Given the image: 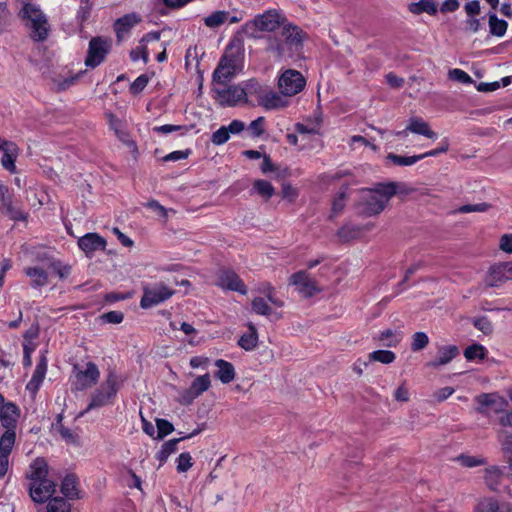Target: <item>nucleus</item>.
Returning a JSON list of instances; mask_svg holds the SVG:
<instances>
[{
	"label": "nucleus",
	"instance_id": "1",
	"mask_svg": "<svg viewBox=\"0 0 512 512\" xmlns=\"http://www.w3.org/2000/svg\"><path fill=\"white\" fill-rule=\"evenodd\" d=\"M411 192H413V189L403 182L377 183L373 188L364 189L361 192L360 212L366 216L378 215L385 209L393 196L397 194L407 195Z\"/></svg>",
	"mask_w": 512,
	"mask_h": 512
},
{
	"label": "nucleus",
	"instance_id": "2",
	"mask_svg": "<svg viewBox=\"0 0 512 512\" xmlns=\"http://www.w3.org/2000/svg\"><path fill=\"white\" fill-rule=\"evenodd\" d=\"M307 34L297 25L284 23L279 36H269L267 51L277 57H292L301 50Z\"/></svg>",
	"mask_w": 512,
	"mask_h": 512
},
{
	"label": "nucleus",
	"instance_id": "3",
	"mask_svg": "<svg viewBox=\"0 0 512 512\" xmlns=\"http://www.w3.org/2000/svg\"><path fill=\"white\" fill-rule=\"evenodd\" d=\"M286 18L276 9H269L257 14L252 20L247 21L241 28V33L251 39H259L260 32H273L280 28Z\"/></svg>",
	"mask_w": 512,
	"mask_h": 512
},
{
	"label": "nucleus",
	"instance_id": "4",
	"mask_svg": "<svg viewBox=\"0 0 512 512\" xmlns=\"http://www.w3.org/2000/svg\"><path fill=\"white\" fill-rule=\"evenodd\" d=\"M22 19L28 20L27 26L31 29V37L38 42L47 39L49 24L40 8L32 3H26L19 13Z\"/></svg>",
	"mask_w": 512,
	"mask_h": 512
},
{
	"label": "nucleus",
	"instance_id": "5",
	"mask_svg": "<svg viewBox=\"0 0 512 512\" xmlns=\"http://www.w3.org/2000/svg\"><path fill=\"white\" fill-rule=\"evenodd\" d=\"M258 82L250 80L246 84V88L239 85H232L226 88H214L213 91L216 94V100L222 106H236L239 103L247 102V95L252 94V89H256Z\"/></svg>",
	"mask_w": 512,
	"mask_h": 512
},
{
	"label": "nucleus",
	"instance_id": "6",
	"mask_svg": "<svg viewBox=\"0 0 512 512\" xmlns=\"http://www.w3.org/2000/svg\"><path fill=\"white\" fill-rule=\"evenodd\" d=\"M117 391V376L113 372H110L106 380L92 395L91 402L86 411L109 404L115 397Z\"/></svg>",
	"mask_w": 512,
	"mask_h": 512
},
{
	"label": "nucleus",
	"instance_id": "7",
	"mask_svg": "<svg viewBox=\"0 0 512 512\" xmlns=\"http://www.w3.org/2000/svg\"><path fill=\"white\" fill-rule=\"evenodd\" d=\"M112 47V41L109 38L93 37L89 41L85 65L89 68H96L106 58Z\"/></svg>",
	"mask_w": 512,
	"mask_h": 512
},
{
	"label": "nucleus",
	"instance_id": "8",
	"mask_svg": "<svg viewBox=\"0 0 512 512\" xmlns=\"http://www.w3.org/2000/svg\"><path fill=\"white\" fill-rule=\"evenodd\" d=\"M73 370L76 379V390H84L90 388L98 382L100 372L97 366L91 361L87 362L85 365L76 363L73 366Z\"/></svg>",
	"mask_w": 512,
	"mask_h": 512
},
{
	"label": "nucleus",
	"instance_id": "9",
	"mask_svg": "<svg viewBox=\"0 0 512 512\" xmlns=\"http://www.w3.org/2000/svg\"><path fill=\"white\" fill-rule=\"evenodd\" d=\"M174 294V290L166 286L164 283H157L152 287H146L143 291V296L140 300V306L143 309H148L156 306Z\"/></svg>",
	"mask_w": 512,
	"mask_h": 512
},
{
	"label": "nucleus",
	"instance_id": "10",
	"mask_svg": "<svg viewBox=\"0 0 512 512\" xmlns=\"http://www.w3.org/2000/svg\"><path fill=\"white\" fill-rule=\"evenodd\" d=\"M510 280H512V262H499L489 268L484 283L487 287H500Z\"/></svg>",
	"mask_w": 512,
	"mask_h": 512
},
{
	"label": "nucleus",
	"instance_id": "11",
	"mask_svg": "<svg viewBox=\"0 0 512 512\" xmlns=\"http://www.w3.org/2000/svg\"><path fill=\"white\" fill-rule=\"evenodd\" d=\"M281 93L285 96H293L305 87V79L296 70H287L279 78L278 82Z\"/></svg>",
	"mask_w": 512,
	"mask_h": 512
},
{
	"label": "nucleus",
	"instance_id": "12",
	"mask_svg": "<svg viewBox=\"0 0 512 512\" xmlns=\"http://www.w3.org/2000/svg\"><path fill=\"white\" fill-rule=\"evenodd\" d=\"M289 285L295 286L296 291L305 298H310L321 290L315 280L306 271H298L289 277Z\"/></svg>",
	"mask_w": 512,
	"mask_h": 512
},
{
	"label": "nucleus",
	"instance_id": "13",
	"mask_svg": "<svg viewBox=\"0 0 512 512\" xmlns=\"http://www.w3.org/2000/svg\"><path fill=\"white\" fill-rule=\"evenodd\" d=\"M252 94H256L259 104L268 110L282 108L286 105V101L281 95L273 90L262 89L259 84L256 89H252Z\"/></svg>",
	"mask_w": 512,
	"mask_h": 512
},
{
	"label": "nucleus",
	"instance_id": "14",
	"mask_svg": "<svg viewBox=\"0 0 512 512\" xmlns=\"http://www.w3.org/2000/svg\"><path fill=\"white\" fill-rule=\"evenodd\" d=\"M216 285L222 289L232 290L246 294L247 289L239 276L231 270H220L217 276Z\"/></svg>",
	"mask_w": 512,
	"mask_h": 512
},
{
	"label": "nucleus",
	"instance_id": "15",
	"mask_svg": "<svg viewBox=\"0 0 512 512\" xmlns=\"http://www.w3.org/2000/svg\"><path fill=\"white\" fill-rule=\"evenodd\" d=\"M55 488V483L45 478L43 480L33 482L29 487V492L34 502L44 503L54 494Z\"/></svg>",
	"mask_w": 512,
	"mask_h": 512
},
{
	"label": "nucleus",
	"instance_id": "16",
	"mask_svg": "<svg viewBox=\"0 0 512 512\" xmlns=\"http://www.w3.org/2000/svg\"><path fill=\"white\" fill-rule=\"evenodd\" d=\"M141 22V17L136 13L125 14L114 22V31L118 42L123 41L132 28Z\"/></svg>",
	"mask_w": 512,
	"mask_h": 512
},
{
	"label": "nucleus",
	"instance_id": "17",
	"mask_svg": "<svg viewBox=\"0 0 512 512\" xmlns=\"http://www.w3.org/2000/svg\"><path fill=\"white\" fill-rule=\"evenodd\" d=\"M211 386L210 375L208 373L198 376L194 379L189 389L183 394L182 404H190L195 398L207 391Z\"/></svg>",
	"mask_w": 512,
	"mask_h": 512
},
{
	"label": "nucleus",
	"instance_id": "18",
	"mask_svg": "<svg viewBox=\"0 0 512 512\" xmlns=\"http://www.w3.org/2000/svg\"><path fill=\"white\" fill-rule=\"evenodd\" d=\"M220 61L235 71L240 69L243 61V51L239 40H232L230 42Z\"/></svg>",
	"mask_w": 512,
	"mask_h": 512
},
{
	"label": "nucleus",
	"instance_id": "19",
	"mask_svg": "<svg viewBox=\"0 0 512 512\" xmlns=\"http://www.w3.org/2000/svg\"><path fill=\"white\" fill-rule=\"evenodd\" d=\"M25 274L31 279L33 287H42L49 283L50 270L48 269V260L42 266L27 267Z\"/></svg>",
	"mask_w": 512,
	"mask_h": 512
},
{
	"label": "nucleus",
	"instance_id": "20",
	"mask_svg": "<svg viewBox=\"0 0 512 512\" xmlns=\"http://www.w3.org/2000/svg\"><path fill=\"white\" fill-rule=\"evenodd\" d=\"M78 246L86 254L103 250L106 247V241L97 233H87L78 240Z\"/></svg>",
	"mask_w": 512,
	"mask_h": 512
},
{
	"label": "nucleus",
	"instance_id": "21",
	"mask_svg": "<svg viewBox=\"0 0 512 512\" xmlns=\"http://www.w3.org/2000/svg\"><path fill=\"white\" fill-rule=\"evenodd\" d=\"M20 416L18 407L13 403H6L2 406L0 411V420L2 426L7 430H14L16 428V423Z\"/></svg>",
	"mask_w": 512,
	"mask_h": 512
},
{
	"label": "nucleus",
	"instance_id": "22",
	"mask_svg": "<svg viewBox=\"0 0 512 512\" xmlns=\"http://www.w3.org/2000/svg\"><path fill=\"white\" fill-rule=\"evenodd\" d=\"M0 210L4 211L12 219H24L22 212L13 208L12 198L8 193V188L2 184H0Z\"/></svg>",
	"mask_w": 512,
	"mask_h": 512
},
{
	"label": "nucleus",
	"instance_id": "23",
	"mask_svg": "<svg viewBox=\"0 0 512 512\" xmlns=\"http://www.w3.org/2000/svg\"><path fill=\"white\" fill-rule=\"evenodd\" d=\"M474 512H511L509 505H500L493 497L482 498L475 506Z\"/></svg>",
	"mask_w": 512,
	"mask_h": 512
},
{
	"label": "nucleus",
	"instance_id": "24",
	"mask_svg": "<svg viewBox=\"0 0 512 512\" xmlns=\"http://www.w3.org/2000/svg\"><path fill=\"white\" fill-rule=\"evenodd\" d=\"M47 371V360L44 355L41 356L40 361L34 371L31 380L28 382L26 389L32 393H36L42 383Z\"/></svg>",
	"mask_w": 512,
	"mask_h": 512
},
{
	"label": "nucleus",
	"instance_id": "25",
	"mask_svg": "<svg viewBox=\"0 0 512 512\" xmlns=\"http://www.w3.org/2000/svg\"><path fill=\"white\" fill-rule=\"evenodd\" d=\"M218 370L215 373V377L218 378L222 383L228 384L235 378V370L233 365L225 360L219 359L215 362Z\"/></svg>",
	"mask_w": 512,
	"mask_h": 512
},
{
	"label": "nucleus",
	"instance_id": "26",
	"mask_svg": "<svg viewBox=\"0 0 512 512\" xmlns=\"http://www.w3.org/2000/svg\"><path fill=\"white\" fill-rule=\"evenodd\" d=\"M407 130L430 139H435L437 137V134L430 129L429 124L421 118H411L409 125L407 126Z\"/></svg>",
	"mask_w": 512,
	"mask_h": 512
},
{
	"label": "nucleus",
	"instance_id": "27",
	"mask_svg": "<svg viewBox=\"0 0 512 512\" xmlns=\"http://www.w3.org/2000/svg\"><path fill=\"white\" fill-rule=\"evenodd\" d=\"M3 156L1 158L2 166L11 173H14L16 170L15 160L17 156V147L14 143L5 142V147L3 148Z\"/></svg>",
	"mask_w": 512,
	"mask_h": 512
},
{
	"label": "nucleus",
	"instance_id": "28",
	"mask_svg": "<svg viewBox=\"0 0 512 512\" xmlns=\"http://www.w3.org/2000/svg\"><path fill=\"white\" fill-rule=\"evenodd\" d=\"M395 359V354H369L368 356V360H364V361H358V363H356L354 365V371L361 375L362 372H363V369L362 367L363 366H368L369 364H372L374 362H381V363H384V364H389L391 362H393V360Z\"/></svg>",
	"mask_w": 512,
	"mask_h": 512
},
{
	"label": "nucleus",
	"instance_id": "29",
	"mask_svg": "<svg viewBox=\"0 0 512 512\" xmlns=\"http://www.w3.org/2000/svg\"><path fill=\"white\" fill-rule=\"evenodd\" d=\"M409 11L416 15L421 13L435 15L437 13V3L434 0H419L409 5Z\"/></svg>",
	"mask_w": 512,
	"mask_h": 512
},
{
	"label": "nucleus",
	"instance_id": "30",
	"mask_svg": "<svg viewBox=\"0 0 512 512\" xmlns=\"http://www.w3.org/2000/svg\"><path fill=\"white\" fill-rule=\"evenodd\" d=\"M31 473L27 475V478L34 482L43 480L48 475V466L43 458H37L30 466Z\"/></svg>",
	"mask_w": 512,
	"mask_h": 512
},
{
	"label": "nucleus",
	"instance_id": "31",
	"mask_svg": "<svg viewBox=\"0 0 512 512\" xmlns=\"http://www.w3.org/2000/svg\"><path fill=\"white\" fill-rule=\"evenodd\" d=\"M62 494L69 499H78L79 490L77 488V478L75 475H67L61 484Z\"/></svg>",
	"mask_w": 512,
	"mask_h": 512
},
{
	"label": "nucleus",
	"instance_id": "32",
	"mask_svg": "<svg viewBox=\"0 0 512 512\" xmlns=\"http://www.w3.org/2000/svg\"><path fill=\"white\" fill-rule=\"evenodd\" d=\"M477 402L486 407L499 404V408L495 409L496 412L502 411L508 406V402L505 400V398L492 393H484L479 395L477 397Z\"/></svg>",
	"mask_w": 512,
	"mask_h": 512
},
{
	"label": "nucleus",
	"instance_id": "33",
	"mask_svg": "<svg viewBox=\"0 0 512 512\" xmlns=\"http://www.w3.org/2000/svg\"><path fill=\"white\" fill-rule=\"evenodd\" d=\"M502 478H503V473L496 466L485 470V475H484L485 483L487 484L489 489L492 491L498 490V487L501 484Z\"/></svg>",
	"mask_w": 512,
	"mask_h": 512
},
{
	"label": "nucleus",
	"instance_id": "34",
	"mask_svg": "<svg viewBox=\"0 0 512 512\" xmlns=\"http://www.w3.org/2000/svg\"><path fill=\"white\" fill-rule=\"evenodd\" d=\"M228 11L217 10L203 18L206 27L216 29L227 22Z\"/></svg>",
	"mask_w": 512,
	"mask_h": 512
},
{
	"label": "nucleus",
	"instance_id": "35",
	"mask_svg": "<svg viewBox=\"0 0 512 512\" xmlns=\"http://www.w3.org/2000/svg\"><path fill=\"white\" fill-rule=\"evenodd\" d=\"M197 434V431H194L193 433H191L190 435H188L187 437H181V438H176V439H172V440H169V441H166L163 445H162V448L160 450V452L158 453V459L159 461L162 463H164L167 458L176 451V445L178 442H180L181 440L185 439V438H188V437H192L194 435Z\"/></svg>",
	"mask_w": 512,
	"mask_h": 512
},
{
	"label": "nucleus",
	"instance_id": "36",
	"mask_svg": "<svg viewBox=\"0 0 512 512\" xmlns=\"http://www.w3.org/2000/svg\"><path fill=\"white\" fill-rule=\"evenodd\" d=\"M15 440V431L12 429L6 430L0 438V455L9 457L15 444Z\"/></svg>",
	"mask_w": 512,
	"mask_h": 512
},
{
	"label": "nucleus",
	"instance_id": "37",
	"mask_svg": "<svg viewBox=\"0 0 512 512\" xmlns=\"http://www.w3.org/2000/svg\"><path fill=\"white\" fill-rule=\"evenodd\" d=\"M235 73L234 69L219 61L217 68L213 72V80L218 84H223L230 80Z\"/></svg>",
	"mask_w": 512,
	"mask_h": 512
},
{
	"label": "nucleus",
	"instance_id": "38",
	"mask_svg": "<svg viewBox=\"0 0 512 512\" xmlns=\"http://www.w3.org/2000/svg\"><path fill=\"white\" fill-rule=\"evenodd\" d=\"M489 28L492 35L502 37L505 35L508 23L505 20L499 19L496 14H489Z\"/></svg>",
	"mask_w": 512,
	"mask_h": 512
},
{
	"label": "nucleus",
	"instance_id": "39",
	"mask_svg": "<svg viewBox=\"0 0 512 512\" xmlns=\"http://www.w3.org/2000/svg\"><path fill=\"white\" fill-rule=\"evenodd\" d=\"M79 3L78 9L76 11V20L79 24H83L86 22L92 12V9L94 7V3L92 0H75Z\"/></svg>",
	"mask_w": 512,
	"mask_h": 512
},
{
	"label": "nucleus",
	"instance_id": "40",
	"mask_svg": "<svg viewBox=\"0 0 512 512\" xmlns=\"http://www.w3.org/2000/svg\"><path fill=\"white\" fill-rule=\"evenodd\" d=\"M38 335H39L38 324H32L31 327L24 334L23 352H33L36 349L34 340L37 339Z\"/></svg>",
	"mask_w": 512,
	"mask_h": 512
},
{
	"label": "nucleus",
	"instance_id": "41",
	"mask_svg": "<svg viewBox=\"0 0 512 512\" xmlns=\"http://www.w3.org/2000/svg\"><path fill=\"white\" fill-rule=\"evenodd\" d=\"M402 340V333L400 331L387 329L381 333L380 341L382 346L392 348Z\"/></svg>",
	"mask_w": 512,
	"mask_h": 512
},
{
	"label": "nucleus",
	"instance_id": "42",
	"mask_svg": "<svg viewBox=\"0 0 512 512\" xmlns=\"http://www.w3.org/2000/svg\"><path fill=\"white\" fill-rule=\"evenodd\" d=\"M256 342L257 333L256 329L252 326H250L248 332L244 333L238 340L239 346L246 351L252 350L255 347Z\"/></svg>",
	"mask_w": 512,
	"mask_h": 512
},
{
	"label": "nucleus",
	"instance_id": "43",
	"mask_svg": "<svg viewBox=\"0 0 512 512\" xmlns=\"http://www.w3.org/2000/svg\"><path fill=\"white\" fill-rule=\"evenodd\" d=\"M387 159L398 166H411V165L415 164L416 162L422 160V157L419 155L400 156L397 154L389 153L387 155Z\"/></svg>",
	"mask_w": 512,
	"mask_h": 512
},
{
	"label": "nucleus",
	"instance_id": "44",
	"mask_svg": "<svg viewBox=\"0 0 512 512\" xmlns=\"http://www.w3.org/2000/svg\"><path fill=\"white\" fill-rule=\"evenodd\" d=\"M252 310L262 316H270L272 309L268 304V301L263 297H255L251 303Z\"/></svg>",
	"mask_w": 512,
	"mask_h": 512
},
{
	"label": "nucleus",
	"instance_id": "45",
	"mask_svg": "<svg viewBox=\"0 0 512 512\" xmlns=\"http://www.w3.org/2000/svg\"><path fill=\"white\" fill-rule=\"evenodd\" d=\"M70 504L62 497L51 498L47 505V512H70Z\"/></svg>",
	"mask_w": 512,
	"mask_h": 512
},
{
	"label": "nucleus",
	"instance_id": "46",
	"mask_svg": "<svg viewBox=\"0 0 512 512\" xmlns=\"http://www.w3.org/2000/svg\"><path fill=\"white\" fill-rule=\"evenodd\" d=\"M254 189L259 195L265 197L266 199L271 198L275 192L272 184L266 180H256L254 182Z\"/></svg>",
	"mask_w": 512,
	"mask_h": 512
},
{
	"label": "nucleus",
	"instance_id": "47",
	"mask_svg": "<svg viewBox=\"0 0 512 512\" xmlns=\"http://www.w3.org/2000/svg\"><path fill=\"white\" fill-rule=\"evenodd\" d=\"M429 343V337L425 332H416L412 335L411 349L419 351L426 348Z\"/></svg>",
	"mask_w": 512,
	"mask_h": 512
},
{
	"label": "nucleus",
	"instance_id": "48",
	"mask_svg": "<svg viewBox=\"0 0 512 512\" xmlns=\"http://www.w3.org/2000/svg\"><path fill=\"white\" fill-rule=\"evenodd\" d=\"M48 269L50 275L56 274L60 279H65L70 274V268L67 266H61L59 262L48 259Z\"/></svg>",
	"mask_w": 512,
	"mask_h": 512
},
{
	"label": "nucleus",
	"instance_id": "49",
	"mask_svg": "<svg viewBox=\"0 0 512 512\" xmlns=\"http://www.w3.org/2000/svg\"><path fill=\"white\" fill-rule=\"evenodd\" d=\"M448 76L450 79L458 81L463 84L473 83V79L470 77V75L459 68L449 70Z\"/></svg>",
	"mask_w": 512,
	"mask_h": 512
},
{
	"label": "nucleus",
	"instance_id": "50",
	"mask_svg": "<svg viewBox=\"0 0 512 512\" xmlns=\"http://www.w3.org/2000/svg\"><path fill=\"white\" fill-rule=\"evenodd\" d=\"M226 126H221L211 135V142L214 145H223L230 139V134L227 131Z\"/></svg>",
	"mask_w": 512,
	"mask_h": 512
},
{
	"label": "nucleus",
	"instance_id": "51",
	"mask_svg": "<svg viewBox=\"0 0 512 512\" xmlns=\"http://www.w3.org/2000/svg\"><path fill=\"white\" fill-rule=\"evenodd\" d=\"M156 426L158 432V439H162L174 431V426L172 425V423L165 419H157Z\"/></svg>",
	"mask_w": 512,
	"mask_h": 512
},
{
	"label": "nucleus",
	"instance_id": "52",
	"mask_svg": "<svg viewBox=\"0 0 512 512\" xmlns=\"http://www.w3.org/2000/svg\"><path fill=\"white\" fill-rule=\"evenodd\" d=\"M490 205L487 203L467 204L460 206L455 212L457 213H473L485 212L489 209Z\"/></svg>",
	"mask_w": 512,
	"mask_h": 512
},
{
	"label": "nucleus",
	"instance_id": "53",
	"mask_svg": "<svg viewBox=\"0 0 512 512\" xmlns=\"http://www.w3.org/2000/svg\"><path fill=\"white\" fill-rule=\"evenodd\" d=\"M192 458L188 452L181 453L177 459V471L183 473L192 467Z\"/></svg>",
	"mask_w": 512,
	"mask_h": 512
},
{
	"label": "nucleus",
	"instance_id": "54",
	"mask_svg": "<svg viewBox=\"0 0 512 512\" xmlns=\"http://www.w3.org/2000/svg\"><path fill=\"white\" fill-rule=\"evenodd\" d=\"M153 131L158 134H170L172 132H178V131H188V128L186 126L182 125H172V124H165L162 126H156L153 128Z\"/></svg>",
	"mask_w": 512,
	"mask_h": 512
},
{
	"label": "nucleus",
	"instance_id": "55",
	"mask_svg": "<svg viewBox=\"0 0 512 512\" xmlns=\"http://www.w3.org/2000/svg\"><path fill=\"white\" fill-rule=\"evenodd\" d=\"M130 57L132 61H138L139 59H142L144 63H147L149 61V53L147 51V47L141 43L138 47L131 51Z\"/></svg>",
	"mask_w": 512,
	"mask_h": 512
},
{
	"label": "nucleus",
	"instance_id": "56",
	"mask_svg": "<svg viewBox=\"0 0 512 512\" xmlns=\"http://www.w3.org/2000/svg\"><path fill=\"white\" fill-rule=\"evenodd\" d=\"M473 324L478 330L482 331L484 334H489L492 332V329H493L492 323L485 316L475 318L473 320Z\"/></svg>",
	"mask_w": 512,
	"mask_h": 512
},
{
	"label": "nucleus",
	"instance_id": "57",
	"mask_svg": "<svg viewBox=\"0 0 512 512\" xmlns=\"http://www.w3.org/2000/svg\"><path fill=\"white\" fill-rule=\"evenodd\" d=\"M148 84V77L146 75L138 76L130 85V91L133 94L140 93Z\"/></svg>",
	"mask_w": 512,
	"mask_h": 512
},
{
	"label": "nucleus",
	"instance_id": "58",
	"mask_svg": "<svg viewBox=\"0 0 512 512\" xmlns=\"http://www.w3.org/2000/svg\"><path fill=\"white\" fill-rule=\"evenodd\" d=\"M106 323L119 324L123 321L124 315L120 311H110L101 316Z\"/></svg>",
	"mask_w": 512,
	"mask_h": 512
},
{
	"label": "nucleus",
	"instance_id": "59",
	"mask_svg": "<svg viewBox=\"0 0 512 512\" xmlns=\"http://www.w3.org/2000/svg\"><path fill=\"white\" fill-rule=\"evenodd\" d=\"M449 149V143H448V140L447 139H444L442 140L441 144L439 147L433 149V150H430V151H427L423 154H420L419 156L422 157V159L426 158V157H434V156H437L441 153H445L447 152Z\"/></svg>",
	"mask_w": 512,
	"mask_h": 512
},
{
	"label": "nucleus",
	"instance_id": "60",
	"mask_svg": "<svg viewBox=\"0 0 512 512\" xmlns=\"http://www.w3.org/2000/svg\"><path fill=\"white\" fill-rule=\"evenodd\" d=\"M264 117H258L257 119L253 120L249 125V130L251 131L252 135L255 137H259L263 134L264 128Z\"/></svg>",
	"mask_w": 512,
	"mask_h": 512
},
{
	"label": "nucleus",
	"instance_id": "61",
	"mask_svg": "<svg viewBox=\"0 0 512 512\" xmlns=\"http://www.w3.org/2000/svg\"><path fill=\"white\" fill-rule=\"evenodd\" d=\"M145 206L158 213L164 219H167L168 210L163 205H161L157 200H150L145 204Z\"/></svg>",
	"mask_w": 512,
	"mask_h": 512
},
{
	"label": "nucleus",
	"instance_id": "62",
	"mask_svg": "<svg viewBox=\"0 0 512 512\" xmlns=\"http://www.w3.org/2000/svg\"><path fill=\"white\" fill-rule=\"evenodd\" d=\"M465 12L468 16L474 17L480 13V2L478 0H472L465 4Z\"/></svg>",
	"mask_w": 512,
	"mask_h": 512
},
{
	"label": "nucleus",
	"instance_id": "63",
	"mask_svg": "<svg viewBox=\"0 0 512 512\" xmlns=\"http://www.w3.org/2000/svg\"><path fill=\"white\" fill-rule=\"evenodd\" d=\"M499 247L503 252L512 254V234H504L500 238Z\"/></svg>",
	"mask_w": 512,
	"mask_h": 512
},
{
	"label": "nucleus",
	"instance_id": "64",
	"mask_svg": "<svg viewBox=\"0 0 512 512\" xmlns=\"http://www.w3.org/2000/svg\"><path fill=\"white\" fill-rule=\"evenodd\" d=\"M508 438H509V441H508L509 446L504 447L503 450H504L505 458H506V461L508 464V476L512 478V447H511L512 436L510 435Z\"/></svg>",
	"mask_w": 512,
	"mask_h": 512
}]
</instances>
